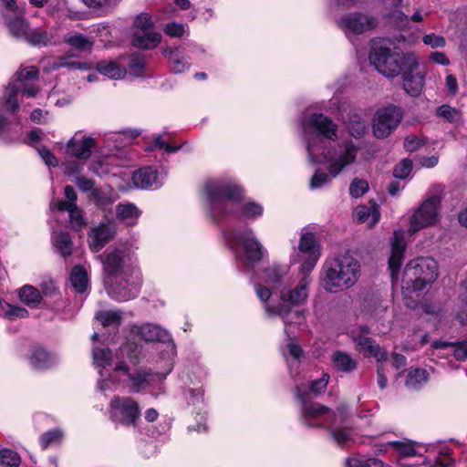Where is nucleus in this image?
<instances>
[{"mask_svg":"<svg viewBox=\"0 0 467 467\" xmlns=\"http://www.w3.org/2000/svg\"><path fill=\"white\" fill-rule=\"evenodd\" d=\"M413 52H400L398 47L390 48L383 40H372L368 59L379 73L387 78L400 76L403 67L414 63Z\"/></svg>","mask_w":467,"mask_h":467,"instance_id":"4","label":"nucleus"},{"mask_svg":"<svg viewBox=\"0 0 467 467\" xmlns=\"http://www.w3.org/2000/svg\"><path fill=\"white\" fill-rule=\"evenodd\" d=\"M0 308L2 310L3 315L9 319L16 317L26 318L29 316V312L26 308L7 304L2 301L1 299Z\"/></svg>","mask_w":467,"mask_h":467,"instance_id":"43","label":"nucleus"},{"mask_svg":"<svg viewBox=\"0 0 467 467\" xmlns=\"http://www.w3.org/2000/svg\"><path fill=\"white\" fill-rule=\"evenodd\" d=\"M39 71L36 67L30 66L21 68L16 75V78L10 81L9 84L26 83L27 80L36 79Z\"/></svg>","mask_w":467,"mask_h":467,"instance_id":"48","label":"nucleus"},{"mask_svg":"<svg viewBox=\"0 0 467 467\" xmlns=\"http://www.w3.org/2000/svg\"><path fill=\"white\" fill-rule=\"evenodd\" d=\"M52 239L55 247L63 257H67L72 254V241L68 233H57Z\"/></svg>","mask_w":467,"mask_h":467,"instance_id":"32","label":"nucleus"},{"mask_svg":"<svg viewBox=\"0 0 467 467\" xmlns=\"http://www.w3.org/2000/svg\"><path fill=\"white\" fill-rule=\"evenodd\" d=\"M436 114L451 123H459L462 120L461 111L447 104L438 107Z\"/></svg>","mask_w":467,"mask_h":467,"instance_id":"44","label":"nucleus"},{"mask_svg":"<svg viewBox=\"0 0 467 467\" xmlns=\"http://www.w3.org/2000/svg\"><path fill=\"white\" fill-rule=\"evenodd\" d=\"M31 365L36 369L48 368L52 364L49 353L41 348H36L30 358Z\"/></svg>","mask_w":467,"mask_h":467,"instance_id":"37","label":"nucleus"},{"mask_svg":"<svg viewBox=\"0 0 467 467\" xmlns=\"http://www.w3.org/2000/svg\"><path fill=\"white\" fill-rule=\"evenodd\" d=\"M265 310L269 315L279 316L283 319L285 325V332L287 335L289 334L288 324L302 318V315L299 311H292L290 306L284 304L272 306H266Z\"/></svg>","mask_w":467,"mask_h":467,"instance_id":"22","label":"nucleus"},{"mask_svg":"<svg viewBox=\"0 0 467 467\" xmlns=\"http://www.w3.org/2000/svg\"><path fill=\"white\" fill-rule=\"evenodd\" d=\"M412 170V162L410 160L404 159L402 160L393 171V175L399 179L407 178Z\"/></svg>","mask_w":467,"mask_h":467,"instance_id":"54","label":"nucleus"},{"mask_svg":"<svg viewBox=\"0 0 467 467\" xmlns=\"http://www.w3.org/2000/svg\"><path fill=\"white\" fill-rule=\"evenodd\" d=\"M438 269L437 261L431 257H419L409 262L403 271L402 294L410 296L411 293L423 290L437 279Z\"/></svg>","mask_w":467,"mask_h":467,"instance_id":"6","label":"nucleus"},{"mask_svg":"<svg viewBox=\"0 0 467 467\" xmlns=\"http://www.w3.org/2000/svg\"><path fill=\"white\" fill-rule=\"evenodd\" d=\"M425 144V140L417 136H408L404 140V148L407 151L413 152Z\"/></svg>","mask_w":467,"mask_h":467,"instance_id":"61","label":"nucleus"},{"mask_svg":"<svg viewBox=\"0 0 467 467\" xmlns=\"http://www.w3.org/2000/svg\"><path fill=\"white\" fill-rule=\"evenodd\" d=\"M161 39V36L153 30H138L133 32L132 45L141 49H151L159 45Z\"/></svg>","mask_w":467,"mask_h":467,"instance_id":"21","label":"nucleus"},{"mask_svg":"<svg viewBox=\"0 0 467 467\" xmlns=\"http://www.w3.org/2000/svg\"><path fill=\"white\" fill-rule=\"evenodd\" d=\"M20 299L29 306H36L42 300L40 292L32 285H26L19 290Z\"/></svg>","mask_w":467,"mask_h":467,"instance_id":"35","label":"nucleus"},{"mask_svg":"<svg viewBox=\"0 0 467 467\" xmlns=\"http://www.w3.org/2000/svg\"><path fill=\"white\" fill-rule=\"evenodd\" d=\"M104 271L109 275L106 280L109 296L119 301H128L136 297L141 285L140 269L124 252L114 249L102 260Z\"/></svg>","mask_w":467,"mask_h":467,"instance_id":"2","label":"nucleus"},{"mask_svg":"<svg viewBox=\"0 0 467 467\" xmlns=\"http://www.w3.org/2000/svg\"><path fill=\"white\" fill-rule=\"evenodd\" d=\"M296 395L302 400V419L304 424L309 427H326L331 424L334 413L319 403L307 402L297 389Z\"/></svg>","mask_w":467,"mask_h":467,"instance_id":"11","label":"nucleus"},{"mask_svg":"<svg viewBox=\"0 0 467 467\" xmlns=\"http://www.w3.org/2000/svg\"><path fill=\"white\" fill-rule=\"evenodd\" d=\"M441 197L431 195L424 200L410 218L409 232L416 233L434 225L439 220Z\"/></svg>","mask_w":467,"mask_h":467,"instance_id":"7","label":"nucleus"},{"mask_svg":"<svg viewBox=\"0 0 467 467\" xmlns=\"http://www.w3.org/2000/svg\"><path fill=\"white\" fill-rule=\"evenodd\" d=\"M348 467H383V462L375 458L362 460L360 458L353 457L347 461Z\"/></svg>","mask_w":467,"mask_h":467,"instance_id":"49","label":"nucleus"},{"mask_svg":"<svg viewBox=\"0 0 467 467\" xmlns=\"http://www.w3.org/2000/svg\"><path fill=\"white\" fill-rule=\"evenodd\" d=\"M93 362L97 368H104L110 365L111 352L108 348H93ZM99 375L103 377L102 370L99 369Z\"/></svg>","mask_w":467,"mask_h":467,"instance_id":"42","label":"nucleus"},{"mask_svg":"<svg viewBox=\"0 0 467 467\" xmlns=\"http://www.w3.org/2000/svg\"><path fill=\"white\" fill-rule=\"evenodd\" d=\"M302 128L310 161L321 162L323 157L328 163L327 170L332 177H337L355 161L358 149L351 141H346L333 150H326L325 140L337 139V125L328 117L311 114L303 119Z\"/></svg>","mask_w":467,"mask_h":467,"instance_id":"1","label":"nucleus"},{"mask_svg":"<svg viewBox=\"0 0 467 467\" xmlns=\"http://www.w3.org/2000/svg\"><path fill=\"white\" fill-rule=\"evenodd\" d=\"M131 380V388L134 392H139L144 389H146L153 380L154 377H158L159 379H163L164 376L159 373L151 374L147 372H138L134 375H129Z\"/></svg>","mask_w":467,"mask_h":467,"instance_id":"31","label":"nucleus"},{"mask_svg":"<svg viewBox=\"0 0 467 467\" xmlns=\"http://www.w3.org/2000/svg\"><path fill=\"white\" fill-rule=\"evenodd\" d=\"M110 419L123 425H136L140 415L138 403L130 397L115 396L109 404Z\"/></svg>","mask_w":467,"mask_h":467,"instance_id":"9","label":"nucleus"},{"mask_svg":"<svg viewBox=\"0 0 467 467\" xmlns=\"http://www.w3.org/2000/svg\"><path fill=\"white\" fill-rule=\"evenodd\" d=\"M288 267L286 265H272L264 271L263 279L273 285H277L282 278L287 274Z\"/></svg>","mask_w":467,"mask_h":467,"instance_id":"39","label":"nucleus"},{"mask_svg":"<svg viewBox=\"0 0 467 467\" xmlns=\"http://www.w3.org/2000/svg\"><path fill=\"white\" fill-rule=\"evenodd\" d=\"M204 191L213 217L234 214L253 219L263 213L262 206L256 202L242 203V190L231 183L209 181L204 185Z\"/></svg>","mask_w":467,"mask_h":467,"instance_id":"3","label":"nucleus"},{"mask_svg":"<svg viewBox=\"0 0 467 467\" xmlns=\"http://www.w3.org/2000/svg\"><path fill=\"white\" fill-rule=\"evenodd\" d=\"M58 210L66 211L69 213L70 224L75 231H80L86 225V221L82 215V212L78 207L77 203L71 202L70 205H67L63 209Z\"/></svg>","mask_w":467,"mask_h":467,"instance_id":"36","label":"nucleus"},{"mask_svg":"<svg viewBox=\"0 0 467 467\" xmlns=\"http://www.w3.org/2000/svg\"><path fill=\"white\" fill-rule=\"evenodd\" d=\"M428 376V371L424 368H410L408 371L405 385L410 389H419L427 382Z\"/></svg>","mask_w":467,"mask_h":467,"instance_id":"30","label":"nucleus"},{"mask_svg":"<svg viewBox=\"0 0 467 467\" xmlns=\"http://www.w3.org/2000/svg\"><path fill=\"white\" fill-rule=\"evenodd\" d=\"M74 54H66L57 57L49 66L48 70H57L58 68H67L68 70H80L87 71L91 68V66L87 61H79L74 59Z\"/></svg>","mask_w":467,"mask_h":467,"instance_id":"19","label":"nucleus"},{"mask_svg":"<svg viewBox=\"0 0 467 467\" xmlns=\"http://www.w3.org/2000/svg\"><path fill=\"white\" fill-rule=\"evenodd\" d=\"M97 70L111 79H120L127 73L126 67L115 61H101L98 63Z\"/></svg>","mask_w":467,"mask_h":467,"instance_id":"26","label":"nucleus"},{"mask_svg":"<svg viewBox=\"0 0 467 467\" xmlns=\"http://www.w3.org/2000/svg\"><path fill=\"white\" fill-rule=\"evenodd\" d=\"M65 196L67 198V201H57L56 203L57 209H63L67 205H70L72 203H76V201L78 199L77 192L73 186L67 185L64 190Z\"/></svg>","mask_w":467,"mask_h":467,"instance_id":"56","label":"nucleus"},{"mask_svg":"<svg viewBox=\"0 0 467 467\" xmlns=\"http://www.w3.org/2000/svg\"><path fill=\"white\" fill-rule=\"evenodd\" d=\"M132 181L136 187L141 189L157 186V172L150 167H145L133 173Z\"/></svg>","mask_w":467,"mask_h":467,"instance_id":"24","label":"nucleus"},{"mask_svg":"<svg viewBox=\"0 0 467 467\" xmlns=\"http://www.w3.org/2000/svg\"><path fill=\"white\" fill-rule=\"evenodd\" d=\"M335 367L343 372H351L357 368V362L349 355L342 351H337L333 355Z\"/></svg>","mask_w":467,"mask_h":467,"instance_id":"34","label":"nucleus"},{"mask_svg":"<svg viewBox=\"0 0 467 467\" xmlns=\"http://www.w3.org/2000/svg\"><path fill=\"white\" fill-rule=\"evenodd\" d=\"M381 3L386 9L390 10L389 13L386 15L389 18L396 22H403L404 20H407V16L399 10L402 0H381Z\"/></svg>","mask_w":467,"mask_h":467,"instance_id":"41","label":"nucleus"},{"mask_svg":"<svg viewBox=\"0 0 467 467\" xmlns=\"http://www.w3.org/2000/svg\"><path fill=\"white\" fill-rule=\"evenodd\" d=\"M312 283L310 275L300 276L297 284L292 289H283L280 293V298L283 302H288L292 305L304 304L308 297L309 285Z\"/></svg>","mask_w":467,"mask_h":467,"instance_id":"17","label":"nucleus"},{"mask_svg":"<svg viewBox=\"0 0 467 467\" xmlns=\"http://www.w3.org/2000/svg\"><path fill=\"white\" fill-rule=\"evenodd\" d=\"M140 337L147 342H166L170 340L169 333L158 326L146 324L139 329Z\"/></svg>","mask_w":467,"mask_h":467,"instance_id":"23","label":"nucleus"},{"mask_svg":"<svg viewBox=\"0 0 467 467\" xmlns=\"http://www.w3.org/2000/svg\"><path fill=\"white\" fill-rule=\"evenodd\" d=\"M431 347L435 349L453 348V356L457 360H467V339L460 342L436 340L431 343Z\"/></svg>","mask_w":467,"mask_h":467,"instance_id":"27","label":"nucleus"},{"mask_svg":"<svg viewBox=\"0 0 467 467\" xmlns=\"http://www.w3.org/2000/svg\"><path fill=\"white\" fill-rule=\"evenodd\" d=\"M299 250L303 254H312V253H319L315 236L311 233H305L301 235Z\"/></svg>","mask_w":467,"mask_h":467,"instance_id":"45","label":"nucleus"},{"mask_svg":"<svg viewBox=\"0 0 467 467\" xmlns=\"http://www.w3.org/2000/svg\"><path fill=\"white\" fill-rule=\"evenodd\" d=\"M20 462V456L15 451L10 449L0 451V464L3 467H18Z\"/></svg>","mask_w":467,"mask_h":467,"instance_id":"47","label":"nucleus"},{"mask_svg":"<svg viewBox=\"0 0 467 467\" xmlns=\"http://www.w3.org/2000/svg\"><path fill=\"white\" fill-rule=\"evenodd\" d=\"M359 352L363 353L367 358H375L378 362H382L387 359V352L380 348L375 341L368 337H355Z\"/></svg>","mask_w":467,"mask_h":467,"instance_id":"18","label":"nucleus"},{"mask_svg":"<svg viewBox=\"0 0 467 467\" xmlns=\"http://www.w3.org/2000/svg\"><path fill=\"white\" fill-rule=\"evenodd\" d=\"M368 190V183L362 179H354L349 186V193L354 198L363 196Z\"/></svg>","mask_w":467,"mask_h":467,"instance_id":"50","label":"nucleus"},{"mask_svg":"<svg viewBox=\"0 0 467 467\" xmlns=\"http://www.w3.org/2000/svg\"><path fill=\"white\" fill-rule=\"evenodd\" d=\"M170 62L173 72L181 73L188 67L187 62L179 58L178 50H171L170 52Z\"/></svg>","mask_w":467,"mask_h":467,"instance_id":"57","label":"nucleus"},{"mask_svg":"<svg viewBox=\"0 0 467 467\" xmlns=\"http://www.w3.org/2000/svg\"><path fill=\"white\" fill-rule=\"evenodd\" d=\"M328 182L329 176L326 172L317 171L310 181L309 187L312 190L318 189L327 184Z\"/></svg>","mask_w":467,"mask_h":467,"instance_id":"60","label":"nucleus"},{"mask_svg":"<svg viewBox=\"0 0 467 467\" xmlns=\"http://www.w3.org/2000/svg\"><path fill=\"white\" fill-rule=\"evenodd\" d=\"M425 45L431 47L432 48L442 47L445 46L446 40L441 36H436L435 34L425 35L422 38Z\"/></svg>","mask_w":467,"mask_h":467,"instance_id":"63","label":"nucleus"},{"mask_svg":"<svg viewBox=\"0 0 467 467\" xmlns=\"http://www.w3.org/2000/svg\"><path fill=\"white\" fill-rule=\"evenodd\" d=\"M323 269L324 287L331 293L354 285L360 275L358 261L348 254L327 261Z\"/></svg>","mask_w":467,"mask_h":467,"instance_id":"5","label":"nucleus"},{"mask_svg":"<svg viewBox=\"0 0 467 467\" xmlns=\"http://www.w3.org/2000/svg\"><path fill=\"white\" fill-rule=\"evenodd\" d=\"M402 110L397 106L379 109L373 119V134L379 139L388 137L402 119Z\"/></svg>","mask_w":467,"mask_h":467,"instance_id":"10","label":"nucleus"},{"mask_svg":"<svg viewBox=\"0 0 467 467\" xmlns=\"http://www.w3.org/2000/svg\"><path fill=\"white\" fill-rule=\"evenodd\" d=\"M70 282L74 289L83 293L88 285V274L81 266H75L71 272Z\"/></svg>","mask_w":467,"mask_h":467,"instance_id":"33","label":"nucleus"},{"mask_svg":"<svg viewBox=\"0 0 467 467\" xmlns=\"http://www.w3.org/2000/svg\"><path fill=\"white\" fill-rule=\"evenodd\" d=\"M96 318L103 327L118 326L122 319V312L119 310H103L96 314Z\"/></svg>","mask_w":467,"mask_h":467,"instance_id":"40","label":"nucleus"},{"mask_svg":"<svg viewBox=\"0 0 467 467\" xmlns=\"http://www.w3.org/2000/svg\"><path fill=\"white\" fill-rule=\"evenodd\" d=\"M329 379V375L327 373H324L320 379L313 380L310 385L311 392L315 395L322 393L326 389Z\"/></svg>","mask_w":467,"mask_h":467,"instance_id":"58","label":"nucleus"},{"mask_svg":"<svg viewBox=\"0 0 467 467\" xmlns=\"http://www.w3.org/2000/svg\"><path fill=\"white\" fill-rule=\"evenodd\" d=\"M225 239L233 249L243 245L247 262L257 263L262 259L263 246L254 236L251 229L243 233L236 231L229 232L225 234Z\"/></svg>","mask_w":467,"mask_h":467,"instance_id":"8","label":"nucleus"},{"mask_svg":"<svg viewBox=\"0 0 467 467\" xmlns=\"http://www.w3.org/2000/svg\"><path fill=\"white\" fill-rule=\"evenodd\" d=\"M114 232L109 225L100 224L89 234V246L93 252L99 251L112 237Z\"/></svg>","mask_w":467,"mask_h":467,"instance_id":"20","label":"nucleus"},{"mask_svg":"<svg viewBox=\"0 0 467 467\" xmlns=\"http://www.w3.org/2000/svg\"><path fill=\"white\" fill-rule=\"evenodd\" d=\"M419 67V59L415 56L413 65L406 66L400 73L403 80V88L411 97H419L425 84V74Z\"/></svg>","mask_w":467,"mask_h":467,"instance_id":"13","label":"nucleus"},{"mask_svg":"<svg viewBox=\"0 0 467 467\" xmlns=\"http://www.w3.org/2000/svg\"><path fill=\"white\" fill-rule=\"evenodd\" d=\"M149 31L153 30V22L151 17L147 14L139 15L134 22V31Z\"/></svg>","mask_w":467,"mask_h":467,"instance_id":"55","label":"nucleus"},{"mask_svg":"<svg viewBox=\"0 0 467 467\" xmlns=\"http://www.w3.org/2000/svg\"><path fill=\"white\" fill-rule=\"evenodd\" d=\"M391 254L389 258V268L392 280L397 277L402 264L403 254L406 249L404 233L401 230L395 231L391 239Z\"/></svg>","mask_w":467,"mask_h":467,"instance_id":"15","label":"nucleus"},{"mask_svg":"<svg viewBox=\"0 0 467 467\" xmlns=\"http://www.w3.org/2000/svg\"><path fill=\"white\" fill-rule=\"evenodd\" d=\"M164 32L171 37H181L184 35L186 30L182 24L171 22L165 26Z\"/></svg>","mask_w":467,"mask_h":467,"instance_id":"59","label":"nucleus"},{"mask_svg":"<svg viewBox=\"0 0 467 467\" xmlns=\"http://www.w3.org/2000/svg\"><path fill=\"white\" fill-rule=\"evenodd\" d=\"M64 41L72 48L81 52L91 50L94 45V40L90 36L78 32L67 34Z\"/></svg>","mask_w":467,"mask_h":467,"instance_id":"25","label":"nucleus"},{"mask_svg":"<svg viewBox=\"0 0 467 467\" xmlns=\"http://www.w3.org/2000/svg\"><path fill=\"white\" fill-rule=\"evenodd\" d=\"M117 218L128 225H132L139 218L140 212L132 203H119L116 207Z\"/></svg>","mask_w":467,"mask_h":467,"instance_id":"29","label":"nucleus"},{"mask_svg":"<svg viewBox=\"0 0 467 467\" xmlns=\"http://www.w3.org/2000/svg\"><path fill=\"white\" fill-rule=\"evenodd\" d=\"M38 90L37 87L27 83L8 84L3 96L4 105L12 113H16L19 109L18 95L22 94L27 98H34L38 93Z\"/></svg>","mask_w":467,"mask_h":467,"instance_id":"14","label":"nucleus"},{"mask_svg":"<svg viewBox=\"0 0 467 467\" xmlns=\"http://www.w3.org/2000/svg\"><path fill=\"white\" fill-rule=\"evenodd\" d=\"M128 67L131 74L141 76L144 70V61L141 57L135 56L130 57Z\"/></svg>","mask_w":467,"mask_h":467,"instance_id":"62","label":"nucleus"},{"mask_svg":"<svg viewBox=\"0 0 467 467\" xmlns=\"http://www.w3.org/2000/svg\"><path fill=\"white\" fill-rule=\"evenodd\" d=\"M337 25L347 36L359 35L374 29L377 26V19L371 15L355 12L342 16Z\"/></svg>","mask_w":467,"mask_h":467,"instance_id":"12","label":"nucleus"},{"mask_svg":"<svg viewBox=\"0 0 467 467\" xmlns=\"http://www.w3.org/2000/svg\"><path fill=\"white\" fill-rule=\"evenodd\" d=\"M451 453L450 451H447L446 454L439 455L435 459L431 467H454L455 462L454 460L451 457Z\"/></svg>","mask_w":467,"mask_h":467,"instance_id":"64","label":"nucleus"},{"mask_svg":"<svg viewBox=\"0 0 467 467\" xmlns=\"http://www.w3.org/2000/svg\"><path fill=\"white\" fill-rule=\"evenodd\" d=\"M62 432L59 430H52L45 432L40 437V444L42 449H47L49 445L60 441Z\"/></svg>","mask_w":467,"mask_h":467,"instance_id":"51","label":"nucleus"},{"mask_svg":"<svg viewBox=\"0 0 467 467\" xmlns=\"http://www.w3.org/2000/svg\"><path fill=\"white\" fill-rule=\"evenodd\" d=\"M320 254L319 253H312V254H307V256L304 259L303 263L300 266V275H310L311 271L314 269Z\"/></svg>","mask_w":467,"mask_h":467,"instance_id":"53","label":"nucleus"},{"mask_svg":"<svg viewBox=\"0 0 467 467\" xmlns=\"http://www.w3.org/2000/svg\"><path fill=\"white\" fill-rule=\"evenodd\" d=\"M53 38L54 34L50 31L41 28L31 30L29 28L25 40H26L32 46L46 47L52 43Z\"/></svg>","mask_w":467,"mask_h":467,"instance_id":"28","label":"nucleus"},{"mask_svg":"<svg viewBox=\"0 0 467 467\" xmlns=\"http://www.w3.org/2000/svg\"><path fill=\"white\" fill-rule=\"evenodd\" d=\"M388 445L393 447L403 456H414L418 454L415 443L408 440L389 441Z\"/></svg>","mask_w":467,"mask_h":467,"instance_id":"46","label":"nucleus"},{"mask_svg":"<svg viewBox=\"0 0 467 467\" xmlns=\"http://www.w3.org/2000/svg\"><path fill=\"white\" fill-rule=\"evenodd\" d=\"M7 26L11 35L16 38L25 39L29 30L27 21L22 16L10 19L7 23Z\"/></svg>","mask_w":467,"mask_h":467,"instance_id":"38","label":"nucleus"},{"mask_svg":"<svg viewBox=\"0 0 467 467\" xmlns=\"http://www.w3.org/2000/svg\"><path fill=\"white\" fill-rule=\"evenodd\" d=\"M331 435L337 444L346 445L352 438V431L350 429H336L331 431Z\"/></svg>","mask_w":467,"mask_h":467,"instance_id":"52","label":"nucleus"},{"mask_svg":"<svg viewBox=\"0 0 467 467\" xmlns=\"http://www.w3.org/2000/svg\"><path fill=\"white\" fill-rule=\"evenodd\" d=\"M81 132L75 135L67 142V153L78 160H87L90 157L92 149L95 147V140L92 137H78Z\"/></svg>","mask_w":467,"mask_h":467,"instance_id":"16","label":"nucleus"}]
</instances>
